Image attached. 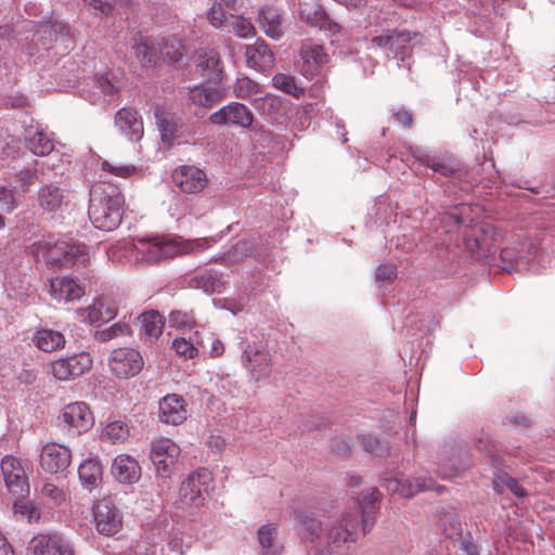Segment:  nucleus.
Here are the masks:
<instances>
[{
    "label": "nucleus",
    "mask_w": 555,
    "mask_h": 555,
    "mask_svg": "<svg viewBox=\"0 0 555 555\" xmlns=\"http://www.w3.org/2000/svg\"><path fill=\"white\" fill-rule=\"evenodd\" d=\"M172 181L181 192L196 194L206 188L208 179L206 173L198 167L183 165L173 170Z\"/></svg>",
    "instance_id": "4468645a"
},
{
    "label": "nucleus",
    "mask_w": 555,
    "mask_h": 555,
    "mask_svg": "<svg viewBox=\"0 0 555 555\" xmlns=\"http://www.w3.org/2000/svg\"><path fill=\"white\" fill-rule=\"evenodd\" d=\"M212 481V475L207 468H199L191 473L180 486L179 506L199 507L204 505L205 493L208 492Z\"/></svg>",
    "instance_id": "7ed1b4c3"
},
{
    "label": "nucleus",
    "mask_w": 555,
    "mask_h": 555,
    "mask_svg": "<svg viewBox=\"0 0 555 555\" xmlns=\"http://www.w3.org/2000/svg\"><path fill=\"white\" fill-rule=\"evenodd\" d=\"M59 426L72 436L87 433L93 426V415L85 402H73L63 408L59 417Z\"/></svg>",
    "instance_id": "20e7f679"
},
{
    "label": "nucleus",
    "mask_w": 555,
    "mask_h": 555,
    "mask_svg": "<svg viewBox=\"0 0 555 555\" xmlns=\"http://www.w3.org/2000/svg\"><path fill=\"white\" fill-rule=\"evenodd\" d=\"M294 519L301 540L313 542L321 537L322 522L312 513L296 509L294 512Z\"/></svg>",
    "instance_id": "7c9ffc66"
},
{
    "label": "nucleus",
    "mask_w": 555,
    "mask_h": 555,
    "mask_svg": "<svg viewBox=\"0 0 555 555\" xmlns=\"http://www.w3.org/2000/svg\"><path fill=\"white\" fill-rule=\"evenodd\" d=\"M254 253V246L250 242L241 240L236 242L231 248L222 254L220 259H216L221 263H236L241 262L245 258L251 256Z\"/></svg>",
    "instance_id": "79ce46f5"
},
{
    "label": "nucleus",
    "mask_w": 555,
    "mask_h": 555,
    "mask_svg": "<svg viewBox=\"0 0 555 555\" xmlns=\"http://www.w3.org/2000/svg\"><path fill=\"white\" fill-rule=\"evenodd\" d=\"M40 467L49 474H61L65 472L70 462V450L62 444L47 443L41 449Z\"/></svg>",
    "instance_id": "2eb2a0df"
},
{
    "label": "nucleus",
    "mask_w": 555,
    "mask_h": 555,
    "mask_svg": "<svg viewBox=\"0 0 555 555\" xmlns=\"http://www.w3.org/2000/svg\"><path fill=\"white\" fill-rule=\"evenodd\" d=\"M131 333L129 323L126 321H119L109 327L96 331L94 336L98 341L106 343L118 337L130 336Z\"/></svg>",
    "instance_id": "a18cd8bd"
},
{
    "label": "nucleus",
    "mask_w": 555,
    "mask_h": 555,
    "mask_svg": "<svg viewBox=\"0 0 555 555\" xmlns=\"http://www.w3.org/2000/svg\"><path fill=\"white\" fill-rule=\"evenodd\" d=\"M115 126L121 134L132 142H138L144 133L142 118L133 108H120L115 114Z\"/></svg>",
    "instance_id": "412c9836"
},
{
    "label": "nucleus",
    "mask_w": 555,
    "mask_h": 555,
    "mask_svg": "<svg viewBox=\"0 0 555 555\" xmlns=\"http://www.w3.org/2000/svg\"><path fill=\"white\" fill-rule=\"evenodd\" d=\"M172 348L177 354L185 359H193L198 352L197 348L190 340L182 337L173 339Z\"/></svg>",
    "instance_id": "4d7b16f0"
},
{
    "label": "nucleus",
    "mask_w": 555,
    "mask_h": 555,
    "mask_svg": "<svg viewBox=\"0 0 555 555\" xmlns=\"http://www.w3.org/2000/svg\"><path fill=\"white\" fill-rule=\"evenodd\" d=\"M300 56L302 59L306 72L313 74L320 67L328 62V55L320 44L307 43L300 49Z\"/></svg>",
    "instance_id": "72a5a7b5"
},
{
    "label": "nucleus",
    "mask_w": 555,
    "mask_h": 555,
    "mask_svg": "<svg viewBox=\"0 0 555 555\" xmlns=\"http://www.w3.org/2000/svg\"><path fill=\"white\" fill-rule=\"evenodd\" d=\"M102 436L113 443L122 442L129 436V428L125 423L115 421L105 426Z\"/></svg>",
    "instance_id": "8fccbe9b"
},
{
    "label": "nucleus",
    "mask_w": 555,
    "mask_h": 555,
    "mask_svg": "<svg viewBox=\"0 0 555 555\" xmlns=\"http://www.w3.org/2000/svg\"><path fill=\"white\" fill-rule=\"evenodd\" d=\"M49 293L57 301H73L82 297L83 287L70 276L54 278L50 280Z\"/></svg>",
    "instance_id": "a878e982"
},
{
    "label": "nucleus",
    "mask_w": 555,
    "mask_h": 555,
    "mask_svg": "<svg viewBox=\"0 0 555 555\" xmlns=\"http://www.w3.org/2000/svg\"><path fill=\"white\" fill-rule=\"evenodd\" d=\"M460 548L466 555H480L479 547L474 543V539L470 532H467L461 540Z\"/></svg>",
    "instance_id": "0e129e2a"
},
{
    "label": "nucleus",
    "mask_w": 555,
    "mask_h": 555,
    "mask_svg": "<svg viewBox=\"0 0 555 555\" xmlns=\"http://www.w3.org/2000/svg\"><path fill=\"white\" fill-rule=\"evenodd\" d=\"M33 341L40 350L53 352L63 348L66 340L64 335L59 331L40 328L35 333Z\"/></svg>",
    "instance_id": "f704fd0d"
},
{
    "label": "nucleus",
    "mask_w": 555,
    "mask_h": 555,
    "mask_svg": "<svg viewBox=\"0 0 555 555\" xmlns=\"http://www.w3.org/2000/svg\"><path fill=\"white\" fill-rule=\"evenodd\" d=\"M104 171H107L117 177L127 178L137 172V167L132 165H113L107 160L101 164Z\"/></svg>",
    "instance_id": "bf43d9fd"
},
{
    "label": "nucleus",
    "mask_w": 555,
    "mask_h": 555,
    "mask_svg": "<svg viewBox=\"0 0 555 555\" xmlns=\"http://www.w3.org/2000/svg\"><path fill=\"white\" fill-rule=\"evenodd\" d=\"M40 492L44 498L50 499L55 505L62 504L66 499L64 490L51 482H44Z\"/></svg>",
    "instance_id": "13d9d810"
},
{
    "label": "nucleus",
    "mask_w": 555,
    "mask_h": 555,
    "mask_svg": "<svg viewBox=\"0 0 555 555\" xmlns=\"http://www.w3.org/2000/svg\"><path fill=\"white\" fill-rule=\"evenodd\" d=\"M96 530L105 535H114L121 528V516L111 500L103 499L93 506Z\"/></svg>",
    "instance_id": "f8f14e48"
},
{
    "label": "nucleus",
    "mask_w": 555,
    "mask_h": 555,
    "mask_svg": "<svg viewBox=\"0 0 555 555\" xmlns=\"http://www.w3.org/2000/svg\"><path fill=\"white\" fill-rule=\"evenodd\" d=\"M225 98V91L220 86L199 83L189 88V101L198 107L210 109Z\"/></svg>",
    "instance_id": "5701e85b"
},
{
    "label": "nucleus",
    "mask_w": 555,
    "mask_h": 555,
    "mask_svg": "<svg viewBox=\"0 0 555 555\" xmlns=\"http://www.w3.org/2000/svg\"><path fill=\"white\" fill-rule=\"evenodd\" d=\"M16 179L23 185L28 186L38 182V172L36 168H25L16 173Z\"/></svg>",
    "instance_id": "e2e57ef3"
},
{
    "label": "nucleus",
    "mask_w": 555,
    "mask_h": 555,
    "mask_svg": "<svg viewBox=\"0 0 555 555\" xmlns=\"http://www.w3.org/2000/svg\"><path fill=\"white\" fill-rule=\"evenodd\" d=\"M78 475L85 487H95L102 477V467L94 459H88L79 465Z\"/></svg>",
    "instance_id": "a19ab883"
},
{
    "label": "nucleus",
    "mask_w": 555,
    "mask_h": 555,
    "mask_svg": "<svg viewBox=\"0 0 555 555\" xmlns=\"http://www.w3.org/2000/svg\"><path fill=\"white\" fill-rule=\"evenodd\" d=\"M258 542L262 550L263 555H276L278 553V528L273 524L262 525L257 532Z\"/></svg>",
    "instance_id": "37998d69"
},
{
    "label": "nucleus",
    "mask_w": 555,
    "mask_h": 555,
    "mask_svg": "<svg viewBox=\"0 0 555 555\" xmlns=\"http://www.w3.org/2000/svg\"><path fill=\"white\" fill-rule=\"evenodd\" d=\"M76 313L82 321L90 324L105 323L113 320L118 313L114 299L107 296L98 297L87 308L77 309Z\"/></svg>",
    "instance_id": "dca6fc26"
},
{
    "label": "nucleus",
    "mask_w": 555,
    "mask_h": 555,
    "mask_svg": "<svg viewBox=\"0 0 555 555\" xmlns=\"http://www.w3.org/2000/svg\"><path fill=\"white\" fill-rule=\"evenodd\" d=\"M188 417L186 403L182 396L171 393L159 401V421L166 424L179 425Z\"/></svg>",
    "instance_id": "aec40b11"
},
{
    "label": "nucleus",
    "mask_w": 555,
    "mask_h": 555,
    "mask_svg": "<svg viewBox=\"0 0 555 555\" xmlns=\"http://www.w3.org/2000/svg\"><path fill=\"white\" fill-rule=\"evenodd\" d=\"M50 366V372L56 379L68 380L91 370L92 359L89 353L80 352L53 361Z\"/></svg>",
    "instance_id": "9d476101"
},
{
    "label": "nucleus",
    "mask_w": 555,
    "mask_h": 555,
    "mask_svg": "<svg viewBox=\"0 0 555 555\" xmlns=\"http://www.w3.org/2000/svg\"><path fill=\"white\" fill-rule=\"evenodd\" d=\"M16 207L15 193L12 189L0 186V210L11 212Z\"/></svg>",
    "instance_id": "680f3d73"
},
{
    "label": "nucleus",
    "mask_w": 555,
    "mask_h": 555,
    "mask_svg": "<svg viewBox=\"0 0 555 555\" xmlns=\"http://www.w3.org/2000/svg\"><path fill=\"white\" fill-rule=\"evenodd\" d=\"M135 249L141 255V260L147 263L169 259L179 254V246L173 240L167 237L141 240L135 245Z\"/></svg>",
    "instance_id": "0eeeda50"
},
{
    "label": "nucleus",
    "mask_w": 555,
    "mask_h": 555,
    "mask_svg": "<svg viewBox=\"0 0 555 555\" xmlns=\"http://www.w3.org/2000/svg\"><path fill=\"white\" fill-rule=\"evenodd\" d=\"M94 85L105 95H114L118 91V86L111 73L96 76Z\"/></svg>",
    "instance_id": "6e6d98bb"
},
{
    "label": "nucleus",
    "mask_w": 555,
    "mask_h": 555,
    "mask_svg": "<svg viewBox=\"0 0 555 555\" xmlns=\"http://www.w3.org/2000/svg\"><path fill=\"white\" fill-rule=\"evenodd\" d=\"M462 451L460 449H451L449 456L448 451H443L438 461V473L444 479L455 477L461 470L468 467V463L461 459Z\"/></svg>",
    "instance_id": "2f4dec72"
},
{
    "label": "nucleus",
    "mask_w": 555,
    "mask_h": 555,
    "mask_svg": "<svg viewBox=\"0 0 555 555\" xmlns=\"http://www.w3.org/2000/svg\"><path fill=\"white\" fill-rule=\"evenodd\" d=\"M257 108L271 124L283 125L287 120L286 106L279 98L264 96L260 99Z\"/></svg>",
    "instance_id": "473e14b6"
},
{
    "label": "nucleus",
    "mask_w": 555,
    "mask_h": 555,
    "mask_svg": "<svg viewBox=\"0 0 555 555\" xmlns=\"http://www.w3.org/2000/svg\"><path fill=\"white\" fill-rule=\"evenodd\" d=\"M413 156L422 165H425L426 167L433 169L435 172H438L444 177L461 178L463 173L466 172L463 168V165L453 157L429 155L418 150L413 153Z\"/></svg>",
    "instance_id": "6ab92c4d"
},
{
    "label": "nucleus",
    "mask_w": 555,
    "mask_h": 555,
    "mask_svg": "<svg viewBox=\"0 0 555 555\" xmlns=\"http://www.w3.org/2000/svg\"><path fill=\"white\" fill-rule=\"evenodd\" d=\"M273 86L295 98H299L304 94L305 89L299 86L295 79V77L282 73H278L272 78Z\"/></svg>",
    "instance_id": "c03bdc74"
},
{
    "label": "nucleus",
    "mask_w": 555,
    "mask_h": 555,
    "mask_svg": "<svg viewBox=\"0 0 555 555\" xmlns=\"http://www.w3.org/2000/svg\"><path fill=\"white\" fill-rule=\"evenodd\" d=\"M138 462L129 455H118L112 465L113 476L121 483H134L140 479L141 472Z\"/></svg>",
    "instance_id": "c756f323"
},
{
    "label": "nucleus",
    "mask_w": 555,
    "mask_h": 555,
    "mask_svg": "<svg viewBox=\"0 0 555 555\" xmlns=\"http://www.w3.org/2000/svg\"><path fill=\"white\" fill-rule=\"evenodd\" d=\"M196 69L202 78L215 83L220 82L224 74L220 54L212 49L199 51Z\"/></svg>",
    "instance_id": "4be33fe9"
},
{
    "label": "nucleus",
    "mask_w": 555,
    "mask_h": 555,
    "mask_svg": "<svg viewBox=\"0 0 555 555\" xmlns=\"http://www.w3.org/2000/svg\"><path fill=\"white\" fill-rule=\"evenodd\" d=\"M24 142L26 147L37 156H47L53 149V139L38 127L28 126L24 132Z\"/></svg>",
    "instance_id": "cd10ccee"
},
{
    "label": "nucleus",
    "mask_w": 555,
    "mask_h": 555,
    "mask_svg": "<svg viewBox=\"0 0 555 555\" xmlns=\"http://www.w3.org/2000/svg\"><path fill=\"white\" fill-rule=\"evenodd\" d=\"M209 121L218 126L248 128L253 126L251 111L240 102H231L209 116Z\"/></svg>",
    "instance_id": "6e6552de"
},
{
    "label": "nucleus",
    "mask_w": 555,
    "mask_h": 555,
    "mask_svg": "<svg viewBox=\"0 0 555 555\" xmlns=\"http://www.w3.org/2000/svg\"><path fill=\"white\" fill-rule=\"evenodd\" d=\"M169 322L172 326L181 330H191L195 324L194 315L190 312L175 310L169 314Z\"/></svg>",
    "instance_id": "5fc2aeb1"
},
{
    "label": "nucleus",
    "mask_w": 555,
    "mask_h": 555,
    "mask_svg": "<svg viewBox=\"0 0 555 555\" xmlns=\"http://www.w3.org/2000/svg\"><path fill=\"white\" fill-rule=\"evenodd\" d=\"M258 24L266 36L273 40L282 38L283 23L281 11L273 5H264L258 12Z\"/></svg>",
    "instance_id": "bb28decb"
},
{
    "label": "nucleus",
    "mask_w": 555,
    "mask_h": 555,
    "mask_svg": "<svg viewBox=\"0 0 555 555\" xmlns=\"http://www.w3.org/2000/svg\"><path fill=\"white\" fill-rule=\"evenodd\" d=\"M0 467L8 490L18 499L26 498L29 494V483L21 462L12 455H5Z\"/></svg>",
    "instance_id": "423d86ee"
},
{
    "label": "nucleus",
    "mask_w": 555,
    "mask_h": 555,
    "mask_svg": "<svg viewBox=\"0 0 555 555\" xmlns=\"http://www.w3.org/2000/svg\"><path fill=\"white\" fill-rule=\"evenodd\" d=\"M27 104V98L23 94H12L5 99V106L10 108H22Z\"/></svg>",
    "instance_id": "338daca9"
},
{
    "label": "nucleus",
    "mask_w": 555,
    "mask_h": 555,
    "mask_svg": "<svg viewBox=\"0 0 555 555\" xmlns=\"http://www.w3.org/2000/svg\"><path fill=\"white\" fill-rule=\"evenodd\" d=\"M150 455H159L166 459H178L180 455V448L170 439H159L152 443Z\"/></svg>",
    "instance_id": "09e8293b"
},
{
    "label": "nucleus",
    "mask_w": 555,
    "mask_h": 555,
    "mask_svg": "<svg viewBox=\"0 0 555 555\" xmlns=\"http://www.w3.org/2000/svg\"><path fill=\"white\" fill-rule=\"evenodd\" d=\"M150 457L155 466L157 477L166 481L172 474L178 459L159 457V455H150Z\"/></svg>",
    "instance_id": "603ef678"
},
{
    "label": "nucleus",
    "mask_w": 555,
    "mask_h": 555,
    "mask_svg": "<svg viewBox=\"0 0 555 555\" xmlns=\"http://www.w3.org/2000/svg\"><path fill=\"white\" fill-rule=\"evenodd\" d=\"M36 201L43 212L63 211L69 205V192L57 184L47 183L37 191Z\"/></svg>",
    "instance_id": "ddd939ff"
},
{
    "label": "nucleus",
    "mask_w": 555,
    "mask_h": 555,
    "mask_svg": "<svg viewBox=\"0 0 555 555\" xmlns=\"http://www.w3.org/2000/svg\"><path fill=\"white\" fill-rule=\"evenodd\" d=\"M299 15L302 21L312 27L328 30L332 34L340 31L338 23L333 21L328 13L317 0H308L299 3Z\"/></svg>",
    "instance_id": "f3484780"
},
{
    "label": "nucleus",
    "mask_w": 555,
    "mask_h": 555,
    "mask_svg": "<svg viewBox=\"0 0 555 555\" xmlns=\"http://www.w3.org/2000/svg\"><path fill=\"white\" fill-rule=\"evenodd\" d=\"M412 34L406 30L388 31L383 35L374 36L372 43L378 48H386L393 53L395 59L404 62L405 57L410 55V42Z\"/></svg>",
    "instance_id": "a211bd4d"
},
{
    "label": "nucleus",
    "mask_w": 555,
    "mask_h": 555,
    "mask_svg": "<svg viewBox=\"0 0 555 555\" xmlns=\"http://www.w3.org/2000/svg\"><path fill=\"white\" fill-rule=\"evenodd\" d=\"M383 486L390 493H398L403 498H412L418 492L435 490L441 493L444 490L443 486H437L436 481L428 478L399 479V478H383Z\"/></svg>",
    "instance_id": "9b49d317"
},
{
    "label": "nucleus",
    "mask_w": 555,
    "mask_h": 555,
    "mask_svg": "<svg viewBox=\"0 0 555 555\" xmlns=\"http://www.w3.org/2000/svg\"><path fill=\"white\" fill-rule=\"evenodd\" d=\"M133 50L142 64H154L158 60L157 42L150 37L140 36L139 40L135 39Z\"/></svg>",
    "instance_id": "ea45409f"
},
{
    "label": "nucleus",
    "mask_w": 555,
    "mask_h": 555,
    "mask_svg": "<svg viewBox=\"0 0 555 555\" xmlns=\"http://www.w3.org/2000/svg\"><path fill=\"white\" fill-rule=\"evenodd\" d=\"M245 56L247 65L256 70L266 72L274 66V53L263 39L259 38L255 43L246 46Z\"/></svg>",
    "instance_id": "b1692460"
},
{
    "label": "nucleus",
    "mask_w": 555,
    "mask_h": 555,
    "mask_svg": "<svg viewBox=\"0 0 555 555\" xmlns=\"http://www.w3.org/2000/svg\"><path fill=\"white\" fill-rule=\"evenodd\" d=\"M27 555H75L72 544L57 533L37 534L27 546Z\"/></svg>",
    "instance_id": "1a4fd4ad"
},
{
    "label": "nucleus",
    "mask_w": 555,
    "mask_h": 555,
    "mask_svg": "<svg viewBox=\"0 0 555 555\" xmlns=\"http://www.w3.org/2000/svg\"><path fill=\"white\" fill-rule=\"evenodd\" d=\"M125 197L116 184L99 181L90 189L88 216L92 224L103 231H113L122 220Z\"/></svg>",
    "instance_id": "f03ea898"
},
{
    "label": "nucleus",
    "mask_w": 555,
    "mask_h": 555,
    "mask_svg": "<svg viewBox=\"0 0 555 555\" xmlns=\"http://www.w3.org/2000/svg\"><path fill=\"white\" fill-rule=\"evenodd\" d=\"M392 116L397 122L405 128H411L413 126V114L405 108L397 109L393 112Z\"/></svg>",
    "instance_id": "69168bd1"
},
{
    "label": "nucleus",
    "mask_w": 555,
    "mask_h": 555,
    "mask_svg": "<svg viewBox=\"0 0 555 555\" xmlns=\"http://www.w3.org/2000/svg\"><path fill=\"white\" fill-rule=\"evenodd\" d=\"M140 332L146 338L157 339L164 327L163 317L157 311H147L139 317Z\"/></svg>",
    "instance_id": "c9c22d12"
},
{
    "label": "nucleus",
    "mask_w": 555,
    "mask_h": 555,
    "mask_svg": "<svg viewBox=\"0 0 555 555\" xmlns=\"http://www.w3.org/2000/svg\"><path fill=\"white\" fill-rule=\"evenodd\" d=\"M34 253L37 256H42L50 263L65 264L70 261L68 258L69 253H64L61 257L63 246L59 244H51L50 242H37L33 245Z\"/></svg>",
    "instance_id": "58836bf2"
},
{
    "label": "nucleus",
    "mask_w": 555,
    "mask_h": 555,
    "mask_svg": "<svg viewBox=\"0 0 555 555\" xmlns=\"http://www.w3.org/2000/svg\"><path fill=\"white\" fill-rule=\"evenodd\" d=\"M155 118L164 141H172L184 137L186 129L181 117L168 112L164 107H156Z\"/></svg>",
    "instance_id": "393cba45"
},
{
    "label": "nucleus",
    "mask_w": 555,
    "mask_h": 555,
    "mask_svg": "<svg viewBox=\"0 0 555 555\" xmlns=\"http://www.w3.org/2000/svg\"><path fill=\"white\" fill-rule=\"evenodd\" d=\"M158 59L169 63L179 62L184 54V47L181 40L175 36L163 38L157 42Z\"/></svg>",
    "instance_id": "e433bc0d"
},
{
    "label": "nucleus",
    "mask_w": 555,
    "mask_h": 555,
    "mask_svg": "<svg viewBox=\"0 0 555 555\" xmlns=\"http://www.w3.org/2000/svg\"><path fill=\"white\" fill-rule=\"evenodd\" d=\"M188 285L191 288H197L207 294H212L221 292L223 282L218 272L211 269H198L189 275Z\"/></svg>",
    "instance_id": "c85d7f7f"
},
{
    "label": "nucleus",
    "mask_w": 555,
    "mask_h": 555,
    "mask_svg": "<svg viewBox=\"0 0 555 555\" xmlns=\"http://www.w3.org/2000/svg\"><path fill=\"white\" fill-rule=\"evenodd\" d=\"M222 5H224L222 2L216 0L208 11V20L215 27H222L229 24V16L231 14H228Z\"/></svg>",
    "instance_id": "864d4df0"
},
{
    "label": "nucleus",
    "mask_w": 555,
    "mask_h": 555,
    "mask_svg": "<svg viewBox=\"0 0 555 555\" xmlns=\"http://www.w3.org/2000/svg\"><path fill=\"white\" fill-rule=\"evenodd\" d=\"M233 92L236 98L246 99L260 92L259 85L248 77L237 78L234 86Z\"/></svg>",
    "instance_id": "3c124183"
},
{
    "label": "nucleus",
    "mask_w": 555,
    "mask_h": 555,
    "mask_svg": "<svg viewBox=\"0 0 555 555\" xmlns=\"http://www.w3.org/2000/svg\"><path fill=\"white\" fill-rule=\"evenodd\" d=\"M227 27L240 38H248L256 34L255 26L243 16L230 15Z\"/></svg>",
    "instance_id": "de8ad7c7"
},
{
    "label": "nucleus",
    "mask_w": 555,
    "mask_h": 555,
    "mask_svg": "<svg viewBox=\"0 0 555 555\" xmlns=\"http://www.w3.org/2000/svg\"><path fill=\"white\" fill-rule=\"evenodd\" d=\"M364 450L375 456H386L390 453V448L387 441H383L373 435H361L359 437Z\"/></svg>",
    "instance_id": "49530a36"
},
{
    "label": "nucleus",
    "mask_w": 555,
    "mask_h": 555,
    "mask_svg": "<svg viewBox=\"0 0 555 555\" xmlns=\"http://www.w3.org/2000/svg\"><path fill=\"white\" fill-rule=\"evenodd\" d=\"M397 266L393 263H383L377 267L375 279L377 282L389 283L397 278Z\"/></svg>",
    "instance_id": "052dcab7"
},
{
    "label": "nucleus",
    "mask_w": 555,
    "mask_h": 555,
    "mask_svg": "<svg viewBox=\"0 0 555 555\" xmlns=\"http://www.w3.org/2000/svg\"><path fill=\"white\" fill-rule=\"evenodd\" d=\"M242 359L248 370L257 372V378L269 375L270 358L267 352L260 350H255L253 352L245 350Z\"/></svg>",
    "instance_id": "4c0bfd02"
},
{
    "label": "nucleus",
    "mask_w": 555,
    "mask_h": 555,
    "mask_svg": "<svg viewBox=\"0 0 555 555\" xmlns=\"http://www.w3.org/2000/svg\"><path fill=\"white\" fill-rule=\"evenodd\" d=\"M380 493L376 488L362 493V499L356 512H347L337 524L333 525L327 533V541L332 550L345 551L350 543L358 539V526L361 524L363 534L369 533L375 525L377 505Z\"/></svg>",
    "instance_id": "f257e3e1"
},
{
    "label": "nucleus",
    "mask_w": 555,
    "mask_h": 555,
    "mask_svg": "<svg viewBox=\"0 0 555 555\" xmlns=\"http://www.w3.org/2000/svg\"><path fill=\"white\" fill-rule=\"evenodd\" d=\"M474 447L480 452L490 453L491 452L490 437L486 434H482L480 437L475 438Z\"/></svg>",
    "instance_id": "774afa93"
},
{
    "label": "nucleus",
    "mask_w": 555,
    "mask_h": 555,
    "mask_svg": "<svg viewBox=\"0 0 555 555\" xmlns=\"http://www.w3.org/2000/svg\"><path fill=\"white\" fill-rule=\"evenodd\" d=\"M111 373L119 379H129L137 376L144 366L141 353L133 348H117L108 358Z\"/></svg>",
    "instance_id": "39448f33"
}]
</instances>
